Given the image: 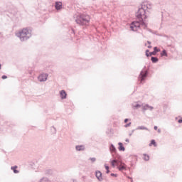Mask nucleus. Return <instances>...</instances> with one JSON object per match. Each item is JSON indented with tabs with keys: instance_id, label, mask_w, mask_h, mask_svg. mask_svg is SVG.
Masks as SVG:
<instances>
[{
	"instance_id": "obj_1",
	"label": "nucleus",
	"mask_w": 182,
	"mask_h": 182,
	"mask_svg": "<svg viewBox=\"0 0 182 182\" xmlns=\"http://www.w3.org/2000/svg\"><path fill=\"white\" fill-rule=\"evenodd\" d=\"M136 16L137 19L141 20V26H144V29H147V24L144 22V21L147 19V16L146 15V9L143 4L139 8L136 13Z\"/></svg>"
},
{
	"instance_id": "obj_2",
	"label": "nucleus",
	"mask_w": 182,
	"mask_h": 182,
	"mask_svg": "<svg viewBox=\"0 0 182 182\" xmlns=\"http://www.w3.org/2000/svg\"><path fill=\"white\" fill-rule=\"evenodd\" d=\"M109 163L113 168H114V167H116L117 166V168L119 171H123V170H127V166L123 162V160H122V156H120L119 158H117V159L116 158L110 159Z\"/></svg>"
},
{
	"instance_id": "obj_3",
	"label": "nucleus",
	"mask_w": 182,
	"mask_h": 182,
	"mask_svg": "<svg viewBox=\"0 0 182 182\" xmlns=\"http://www.w3.org/2000/svg\"><path fill=\"white\" fill-rule=\"evenodd\" d=\"M76 23L81 26H86L90 22V16L87 14H79L75 19Z\"/></svg>"
},
{
	"instance_id": "obj_4",
	"label": "nucleus",
	"mask_w": 182,
	"mask_h": 182,
	"mask_svg": "<svg viewBox=\"0 0 182 182\" xmlns=\"http://www.w3.org/2000/svg\"><path fill=\"white\" fill-rule=\"evenodd\" d=\"M18 38H20L21 42H24V41H28L29 38L32 36V29L24 28L19 33L16 34Z\"/></svg>"
},
{
	"instance_id": "obj_5",
	"label": "nucleus",
	"mask_w": 182,
	"mask_h": 182,
	"mask_svg": "<svg viewBox=\"0 0 182 182\" xmlns=\"http://www.w3.org/2000/svg\"><path fill=\"white\" fill-rule=\"evenodd\" d=\"M149 76V70H146V66L144 67V69L140 72L138 76V80L140 83L146 81L147 77Z\"/></svg>"
},
{
	"instance_id": "obj_6",
	"label": "nucleus",
	"mask_w": 182,
	"mask_h": 182,
	"mask_svg": "<svg viewBox=\"0 0 182 182\" xmlns=\"http://www.w3.org/2000/svg\"><path fill=\"white\" fill-rule=\"evenodd\" d=\"M109 151L110 153L113 157V159H120V156L119 154H117V149H116V146L113 144H110L109 145Z\"/></svg>"
},
{
	"instance_id": "obj_7",
	"label": "nucleus",
	"mask_w": 182,
	"mask_h": 182,
	"mask_svg": "<svg viewBox=\"0 0 182 182\" xmlns=\"http://www.w3.org/2000/svg\"><path fill=\"white\" fill-rule=\"evenodd\" d=\"M140 26H141V20H139V21H132L130 25V29L133 32H136V31L140 29Z\"/></svg>"
},
{
	"instance_id": "obj_8",
	"label": "nucleus",
	"mask_w": 182,
	"mask_h": 182,
	"mask_svg": "<svg viewBox=\"0 0 182 182\" xmlns=\"http://www.w3.org/2000/svg\"><path fill=\"white\" fill-rule=\"evenodd\" d=\"M48 76L49 75L48 73H43L38 76V79L39 82H46Z\"/></svg>"
},
{
	"instance_id": "obj_9",
	"label": "nucleus",
	"mask_w": 182,
	"mask_h": 182,
	"mask_svg": "<svg viewBox=\"0 0 182 182\" xmlns=\"http://www.w3.org/2000/svg\"><path fill=\"white\" fill-rule=\"evenodd\" d=\"M95 176L99 181H103V176H102V172L100 171H95Z\"/></svg>"
},
{
	"instance_id": "obj_10",
	"label": "nucleus",
	"mask_w": 182,
	"mask_h": 182,
	"mask_svg": "<svg viewBox=\"0 0 182 182\" xmlns=\"http://www.w3.org/2000/svg\"><path fill=\"white\" fill-rule=\"evenodd\" d=\"M60 96L62 100H63L66 99V97H68V93H66V91H65V90H62L61 91H60Z\"/></svg>"
},
{
	"instance_id": "obj_11",
	"label": "nucleus",
	"mask_w": 182,
	"mask_h": 182,
	"mask_svg": "<svg viewBox=\"0 0 182 182\" xmlns=\"http://www.w3.org/2000/svg\"><path fill=\"white\" fill-rule=\"evenodd\" d=\"M55 8L56 11H60L63 8L62 2L60 1H55Z\"/></svg>"
},
{
	"instance_id": "obj_12",
	"label": "nucleus",
	"mask_w": 182,
	"mask_h": 182,
	"mask_svg": "<svg viewBox=\"0 0 182 182\" xmlns=\"http://www.w3.org/2000/svg\"><path fill=\"white\" fill-rule=\"evenodd\" d=\"M75 150H77V151H85V145H77Z\"/></svg>"
},
{
	"instance_id": "obj_13",
	"label": "nucleus",
	"mask_w": 182,
	"mask_h": 182,
	"mask_svg": "<svg viewBox=\"0 0 182 182\" xmlns=\"http://www.w3.org/2000/svg\"><path fill=\"white\" fill-rule=\"evenodd\" d=\"M118 146V150L119 151H124L126 150V148H124V146H123V143L119 142Z\"/></svg>"
},
{
	"instance_id": "obj_14",
	"label": "nucleus",
	"mask_w": 182,
	"mask_h": 182,
	"mask_svg": "<svg viewBox=\"0 0 182 182\" xmlns=\"http://www.w3.org/2000/svg\"><path fill=\"white\" fill-rule=\"evenodd\" d=\"M132 109H134V110H136L137 109H140V107H141V105L136 104V102L132 103Z\"/></svg>"
},
{
	"instance_id": "obj_15",
	"label": "nucleus",
	"mask_w": 182,
	"mask_h": 182,
	"mask_svg": "<svg viewBox=\"0 0 182 182\" xmlns=\"http://www.w3.org/2000/svg\"><path fill=\"white\" fill-rule=\"evenodd\" d=\"M16 168H18V166L16 165L11 167V170H13L14 174H18L19 173V171Z\"/></svg>"
},
{
	"instance_id": "obj_16",
	"label": "nucleus",
	"mask_w": 182,
	"mask_h": 182,
	"mask_svg": "<svg viewBox=\"0 0 182 182\" xmlns=\"http://www.w3.org/2000/svg\"><path fill=\"white\" fill-rule=\"evenodd\" d=\"M53 171H52V169H47L45 171V174L46 176H52Z\"/></svg>"
},
{
	"instance_id": "obj_17",
	"label": "nucleus",
	"mask_w": 182,
	"mask_h": 182,
	"mask_svg": "<svg viewBox=\"0 0 182 182\" xmlns=\"http://www.w3.org/2000/svg\"><path fill=\"white\" fill-rule=\"evenodd\" d=\"M151 60L152 63H157V62H159V58L157 57L152 56L151 58Z\"/></svg>"
},
{
	"instance_id": "obj_18",
	"label": "nucleus",
	"mask_w": 182,
	"mask_h": 182,
	"mask_svg": "<svg viewBox=\"0 0 182 182\" xmlns=\"http://www.w3.org/2000/svg\"><path fill=\"white\" fill-rule=\"evenodd\" d=\"M149 146H154V147H157V143L156 142V140L151 139Z\"/></svg>"
},
{
	"instance_id": "obj_19",
	"label": "nucleus",
	"mask_w": 182,
	"mask_h": 182,
	"mask_svg": "<svg viewBox=\"0 0 182 182\" xmlns=\"http://www.w3.org/2000/svg\"><path fill=\"white\" fill-rule=\"evenodd\" d=\"M149 108L150 107H149V104H146L144 106H143L142 107V112H143V113H144V112H146V110H149Z\"/></svg>"
},
{
	"instance_id": "obj_20",
	"label": "nucleus",
	"mask_w": 182,
	"mask_h": 182,
	"mask_svg": "<svg viewBox=\"0 0 182 182\" xmlns=\"http://www.w3.org/2000/svg\"><path fill=\"white\" fill-rule=\"evenodd\" d=\"M136 130H149V129L144 126L138 127Z\"/></svg>"
},
{
	"instance_id": "obj_21",
	"label": "nucleus",
	"mask_w": 182,
	"mask_h": 182,
	"mask_svg": "<svg viewBox=\"0 0 182 182\" xmlns=\"http://www.w3.org/2000/svg\"><path fill=\"white\" fill-rule=\"evenodd\" d=\"M143 159L145 161H149V160H150V156L147 155L146 154H144Z\"/></svg>"
},
{
	"instance_id": "obj_22",
	"label": "nucleus",
	"mask_w": 182,
	"mask_h": 182,
	"mask_svg": "<svg viewBox=\"0 0 182 182\" xmlns=\"http://www.w3.org/2000/svg\"><path fill=\"white\" fill-rule=\"evenodd\" d=\"M143 6L144 8V9H151V5L150 4H143Z\"/></svg>"
},
{
	"instance_id": "obj_23",
	"label": "nucleus",
	"mask_w": 182,
	"mask_h": 182,
	"mask_svg": "<svg viewBox=\"0 0 182 182\" xmlns=\"http://www.w3.org/2000/svg\"><path fill=\"white\" fill-rule=\"evenodd\" d=\"M156 56V53L154 51H152V52H149V53H146V56L147 58H149V56Z\"/></svg>"
},
{
	"instance_id": "obj_24",
	"label": "nucleus",
	"mask_w": 182,
	"mask_h": 182,
	"mask_svg": "<svg viewBox=\"0 0 182 182\" xmlns=\"http://www.w3.org/2000/svg\"><path fill=\"white\" fill-rule=\"evenodd\" d=\"M161 56H167V51L166 50H163L161 53Z\"/></svg>"
},
{
	"instance_id": "obj_25",
	"label": "nucleus",
	"mask_w": 182,
	"mask_h": 182,
	"mask_svg": "<svg viewBox=\"0 0 182 182\" xmlns=\"http://www.w3.org/2000/svg\"><path fill=\"white\" fill-rule=\"evenodd\" d=\"M154 52L156 55L157 53H159V52H160V48H159L157 47H154Z\"/></svg>"
},
{
	"instance_id": "obj_26",
	"label": "nucleus",
	"mask_w": 182,
	"mask_h": 182,
	"mask_svg": "<svg viewBox=\"0 0 182 182\" xmlns=\"http://www.w3.org/2000/svg\"><path fill=\"white\" fill-rule=\"evenodd\" d=\"M40 181L42 182H49V178L43 177Z\"/></svg>"
},
{
	"instance_id": "obj_27",
	"label": "nucleus",
	"mask_w": 182,
	"mask_h": 182,
	"mask_svg": "<svg viewBox=\"0 0 182 182\" xmlns=\"http://www.w3.org/2000/svg\"><path fill=\"white\" fill-rule=\"evenodd\" d=\"M51 132H52V133H53L54 134H56V128H55V127H51Z\"/></svg>"
},
{
	"instance_id": "obj_28",
	"label": "nucleus",
	"mask_w": 182,
	"mask_h": 182,
	"mask_svg": "<svg viewBox=\"0 0 182 182\" xmlns=\"http://www.w3.org/2000/svg\"><path fill=\"white\" fill-rule=\"evenodd\" d=\"M130 126H132V122H129V123L125 124L124 127H130Z\"/></svg>"
},
{
	"instance_id": "obj_29",
	"label": "nucleus",
	"mask_w": 182,
	"mask_h": 182,
	"mask_svg": "<svg viewBox=\"0 0 182 182\" xmlns=\"http://www.w3.org/2000/svg\"><path fill=\"white\" fill-rule=\"evenodd\" d=\"M90 160L92 161V163H95V161H96V158H90Z\"/></svg>"
},
{
	"instance_id": "obj_30",
	"label": "nucleus",
	"mask_w": 182,
	"mask_h": 182,
	"mask_svg": "<svg viewBox=\"0 0 182 182\" xmlns=\"http://www.w3.org/2000/svg\"><path fill=\"white\" fill-rule=\"evenodd\" d=\"M1 79H3V80L8 79V76H6V75H2V76H1Z\"/></svg>"
},
{
	"instance_id": "obj_31",
	"label": "nucleus",
	"mask_w": 182,
	"mask_h": 182,
	"mask_svg": "<svg viewBox=\"0 0 182 182\" xmlns=\"http://www.w3.org/2000/svg\"><path fill=\"white\" fill-rule=\"evenodd\" d=\"M111 177H117V173H111Z\"/></svg>"
},
{
	"instance_id": "obj_32",
	"label": "nucleus",
	"mask_w": 182,
	"mask_h": 182,
	"mask_svg": "<svg viewBox=\"0 0 182 182\" xmlns=\"http://www.w3.org/2000/svg\"><path fill=\"white\" fill-rule=\"evenodd\" d=\"M130 119L129 118H126L124 120V123H127V122H129Z\"/></svg>"
},
{
	"instance_id": "obj_33",
	"label": "nucleus",
	"mask_w": 182,
	"mask_h": 182,
	"mask_svg": "<svg viewBox=\"0 0 182 182\" xmlns=\"http://www.w3.org/2000/svg\"><path fill=\"white\" fill-rule=\"evenodd\" d=\"M146 56H147V53H150V50H146Z\"/></svg>"
},
{
	"instance_id": "obj_34",
	"label": "nucleus",
	"mask_w": 182,
	"mask_h": 182,
	"mask_svg": "<svg viewBox=\"0 0 182 182\" xmlns=\"http://www.w3.org/2000/svg\"><path fill=\"white\" fill-rule=\"evenodd\" d=\"M153 109H154V107L149 105V110H150L151 112V110H153Z\"/></svg>"
},
{
	"instance_id": "obj_35",
	"label": "nucleus",
	"mask_w": 182,
	"mask_h": 182,
	"mask_svg": "<svg viewBox=\"0 0 182 182\" xmlns=\"http://www.w3.org/2000/svg\"><path fill=\"white\" fill-rule=\"evenodd\" d=\"M105 169H106V170H109V166H107V165L105 164Z\"/></svg>"
},
{
	"instance_id": "obj_36",
	"label": "nucleus",
	"mask_w": 182,
	"mask_h": 182,
	"mask_svg": "<svg viewBox=\"0 0 182 182\" xmlns=\"http://www.w3.org/2000/svg\"><path fill=\"white\" fill-rule=\"evenodd\" d=\"M109 173H110V170L106 169V173H107V174H109Z\"/></svg>"
},
{
	"instance_id": "obj_37",
	"label": "nucleus",
	"mask_w": 182,
	"mask_h": 182,
	"mask_svg": "<svg viewBox=\"0 0 182 182\" xmlns=\"http://www.w3.org/2000/svg\"><path fill=\"white\" fill-rule=\"evenodd\" d=\"M178 123H182V118L178 120Z\"/></svg>"
},
{
	"instance_id": "obj_38",
	"label": "nucleus",
	"mask_w": 182,
	"mask_h": 182,
	"mask_svg": "<svg viewBox=\"0 0 182 182\" xmlns=\"http://www.w3.org/2000/svg\"><path fill=\"white\" fill-rule=\"evenodd\" d=\"M133 133H134V129H133V130L132 131V133L129 134V136H132V135L133 134Z\"/></svg>"
},
{
	"instance_id": "obj_39",
	"label": "nucleus",
	"mask_w": 182,
	"mask_h": 182,
	"mask_svg": "<svg viewBox=\"0 0 182 182\" xmlns=\"http://www.w3.org/2000/svg\"><path fill=\"white\" fill-rule=\"evenodd\" d=\"M154 130H157V129H158L157 126H154Z\"/></svg>"
},
{
	"instance_id": "obj_40",
	"label": "nucleus",
	"mask_w": 182,
	"mask_h": 182,
	"mask_svg": "<svg viewBox=\"0 0 182 182\" xmlns=\"http://www.w3.org/2000/svg\"><path fill=\"white\" fill-rule=\"evenodd\" d=\"M147 43H148V45H151V41H147Z\"/></svg>"
},
{
	"instance_id": "obj_41",
	"label": "nucleus",
	"mask_w": 182,
	"mask_h": 182,
	"mask_svg": "<svg viewBox=\"0 0 182 182\" xmlns=\"http://www.w3.org/2000/svg\"><path fill=\"white\" fill-rule=\"evenodd\" d=\"M158 133H161V129H158Z\"/></svg>"
},
{
	"instance_id": "obj_42",
	"label": "nucleus",
	"mask_w": 182,
	"mask_h": 182,
	"mask_svg": "<svg viewBox=\"0 0 182 182\" xmlns=\"http://www.w3.org/2000/svg\"><path fill=\"white\" fill-rule=\"evenodd\" d=\"M125 141H126L127 143H129V139H125Z\"/></svg>"
},
{
	"instance_id": "obj_43",
	"label": "nucleus",
	"mask_w": 182,
	"mask_h": 182,
	"mask_svg": "<svg viewBox=\"0 0 182 182\" xmlns=\"http://www.w3.org/2000/svg\"><path fill=\"white\" fill-rule=\"evenodd\" d=\"M152 46H148L149 49H151Z\"/></svg>"
},
{
	"instance_id": "obj_44",
	"label": "nucleus",
	"mask_w": 182,
	"mask_h": 182,
	"mask_svg": "<svg viewBox=\"0 0 182 182\" xmlns=\"http://www.w3.org/2000/svg\"><path fill=\"white\" fill-rule=\"evenodd\" d=\"M128 178H129V180H132L133 178L128 176Z\"/></svg>"
},
{
	"instance_id": "obj_45",
	"label": "nucleus",
	"mask_w": 182,
	"mask_h": 182,
	"mask_svg": "<svg viewBox=\"0 0 182 182\" xmlns=\"http://www.w3.org/2000/svg\"><path fill=\"white\" fill-rule=\"evenodd\" d=\"M1 68H2V65L0 63V70H1Z\"/></svg>"
},
{
	"instance_id": "obj_46",
	"label": "nucleus",
	"mask_w": 182,
	"mask_h": 182,
	"mask_svg": "<svg viewBox=\"0 0 182 182\" xmlns=\"http://www.w3.org/2000/svg\"><path fill=\"white\" fill-rule=\"evenodd\" d=\"M148 31H149V32H151V30H150V29H148Z\"/></svg>"
},
{
	"instance_id": "obj_47",
	"label": "nucleus",
	"mask_w": 182,
	"mask_h": 182,
	"mask_svg": "<svg viewBox=\"0 0 182 182\" xmlns=\"http://www.w3.org/2000/svg\"><path fill=\"white\" fill-rule=\"evenodd\" d=\"M131 182H133V178H132V179H131Z\"/></svg>"
}]
</instances>
